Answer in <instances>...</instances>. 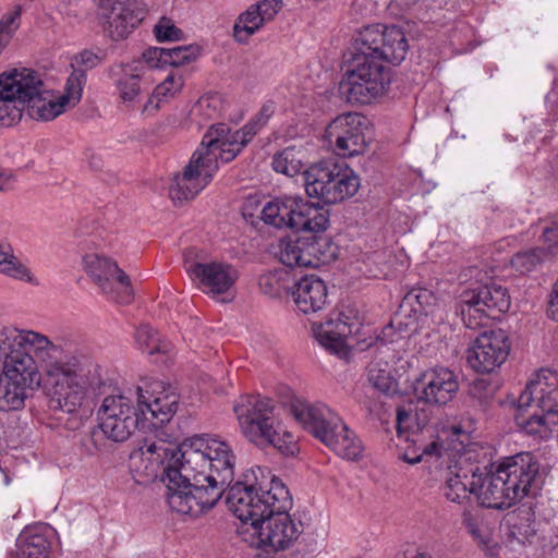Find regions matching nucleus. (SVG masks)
<instances>
[{
	"label": "nucleus",
	"instance_id": "f257e3e1",
	"mask_svg": "<svg viewBox=\"0 0 558 558\" xmlns=\"http://www.w3.org/2000/svg\"><path fill=\"white\" fill-rule=\"evenodd\" d=\"M130 459L146 477L160 476L173 511L193 518L215 507L234 477L235 454L230 445L208 435L179 446L145 440Z\"/></svg>",
	"mask_w": 558,
	"mask_h": 558
},
{
	"label": "nucleus",
	"instance_id": "f03ea898",
	"mask_svg": "<svg viewBox=\"0 0 558 558\" xmlns=\"http://www.w3.org/2000/svg\"><path fill=\"white\" fill-rule=\"evenodd\" d=\"M35 357L45 364V390L51 410L73 413L87 396L105 395L111 387L98 365L63 354L46 336L12 326L0 329V363L7 378L39 385Z\"/></svg>",
	"mask_w": 558,
	"mask_h": 558
},
{
	"label": "nucleus",
	"instance_id": "7ed1b4c3",
	"mask_svg": "<svg viewBox=\"0 0 558 558\" xmlns=\"http://www.w3.org/2000/svg\"><path fill=\"white\" fill-rule=\"evenodd\" d=\"M409 44L403 29L396 25L374 24L363 27L344 54L345 73L340 93L350 104L368 105L384 97L392 72L404 59Z\"/></svg>",
	"mask_w": 558,
	"mask_h": 558
},
{
	"label": "nucleus",
	"instance_id": "20e7f679",
	"mask_svg": "<svg viewBox=\"0 0 558 558\" xmlns=\"http://www.w3.org/2000/svg\"><path fill=\"white\" fill-rule=\"evenodd\" d=\"M179 395L159 379H146L136 389L134 401L122 393L106 396L97 411L98 426L114 442L128 440L136 429L157 428L177 412Z\"/></svg>",
	"mask_w": 558,
	"mask_h": 558
},
{
	"label": "nucleus",
	"instance_id": "39448f33",
	"mask_svg": "<svg viewBox=\"0 0 558 558\" xmlns=\"http://www.w3.org/2000/svg\"><path fill=\"white\" fill-rule=\"evenodd\" d=\"M253 137L247 134L245 125L234 132L223 123L211 125L183 173L173 179L169 187L172 201L183 202L194 198L213 180L219 168L216 146L243 149Z\"/></svg>",
	"mask_w": 558,
	"mask_h": 558
},
{
	"label": "nucleus",
	"instance_id": "423d86ee",
	"mask_svg": "<svg viewBox=\"0 0 558 558\" xmlns=\"http://www.w3.org/2000/svg\"><path fill=\"white\" fill-rule=\"evenodd\" d=\"M515 408V422L526 434L547 438L558 424V372L542 368L530 379L518 399L496 401Z\"/></svg>",
	"mask_w": 558,
	"mask_h": 558
},
{
	"label": "nucleus",
	"instance_id": "0eeeda50",
	"mask_svg": "<svg viewBox=\"0 0 558 558\" xmlns=\"http://www.w3.org/2000/svg\"><path fill=\"white\" fill-rule=\"evenodd\" d=\"M543 484L539 463L527 451L490 462V509L504 510L534 496Z\"/></svg>",
	"mask_w": 558,
	"mask_h": 558
},
{
	"label": "nucleus",
	"instance_id": "6e6552de",
	"mask_svg": "<svg viewBox=\"0 0 558 558\" xmlns=\"http://www.w3.org/2000/svg\"><path fill=\"white\" fill-rule=\"evenodd\" d=\"M275 402L259 395L242 396L233 411L244 437L252 444L265 448H277L286 457H294L299 447L291 433L282 428L275 415Z\"/></svg>",
	"mask_w": 558,
	"mask_h": 558
},
{
	"label": "nucleus",
	"instance_id": "1a4fd4ad",
	"mask_svg": "<svg viewBox=\"0 0 558 558\" xmlns=\"http://www.w3.org/2000/svg\"><path fill=\"white\" fill-rule=\"evenodd\" d=\"M292 413L306 430L341 458L352 461L361 458L363 451L361 441L325 404L296 401L292 404Z\"/></svg>",
	"mask_w": 558,
	"mask_h": 558
},
{
	"label": "nucleus",
	"instance_id": "9d476101",
	"mask_svg": "<svg viewBox=\"0 0 558 558\" xmlns=\"http://www.w3.org/2000/svg\"><path fill=\"white\" fill-rule=\"evenodd\" d=\"M275 484H283L271 476L266 483L260 468L251 469L243 474V480L230 484L226 492V502L234 515L243 523L244 533L250 532L251 523L266 515L272 501Z\"/></svg>",
	"mask_w": 558,
	"mask_h": 558
},
{
	"label": "nucleus",
	"instance_id": "9b49d317",
	"mask_svg": "<svg viewBox=\"0 0 558 558\" xmlns=\"http://www.w3.org/2000/svg\"><path fill=\"white\" fill-rule=\"evenodd\" d=\"M266 515L251 523V545L281 550L289 547L300 535V525L294 523L288 511L292 499L284 484H275V492Z\"/></svg>",
	"mask_w": 558,
	"mask_h": 558
},
{
	"label": "nucleus",
	"instance_id": "f8f14e48",
	"mask_svg": "<svg viewBox=\"0 0 558 558\" xmlns=\"http://www.w3.org/2000/svg\"><path fill=\"white\" fill-rule=\"evenodd\" d=\"M470 472L471 481L469 484L463 483L459 474L447 477L442 486V493L449 501L457 504H460L466 497V492L473 496L477 508L463 512V524L474 542L487 554L488 543L485 534L487 524L482 509L488 508V488H485L488 478V464L476 465Z\"/></svg>",
	"mask_w": 558,
	"mask_h": 558
},
{
	"label": "nucleus",
	"instance_id": "ddd939ff",
	"mask_svg": "<svg viewBox=\"0 0 558 558\" xmlns=\"http://www.w3.org/2000/svg\"><path fill=\"white\" fill-rule=\"evenodd\" d=\"M303 179L306 194L325 204L342 202L353 196L360 187V179L354 171L333 159L311 165L303 172Z\"/></svg>",
	"mask_w": 558,
	"mask_h": 558
},
{
	"label": "nucleus",
	"instance_id": "4468645a",
	"mask_svg": "<svg viewBox=\"0 0 558 558\" xmlns=\"http://www.w3.org/2000/svg\"><path fill=\"white\" fill-rule=\"evenodd\" d=\"M339 248L325 234L292 233L279 243V259L290 268H316L329 264L338 257Z\"/></svg>",
	"mask_w": 558,
	"mask_h": 558
},
{
	"label": "nucleus",
	"instance_id": "2eb2a0df",
	"mask_svg": "<svg viewBox=\"0 0 558 558\" xmlns=\"http://www.w3.org/2000/svg\"><path fill=\"white\" fill-rule=\"evenodd\" d=\"M368 120L365 116L348 112L335 118L325 130V138L342 157L364 154L368 146Z\"/></svg>",
	"mask_w": 558,
	"mask_h": 558
},
{
	"label": "nucleus",
	"instance_id": "dca6fc26",
	"mask_svg": "<svg viewBox=\"0 0 558 558\" xmlns=\"http://www.w3.org/2000/svg\"><path fill=\"white\" fill-rule=\"evenodd\" d=\"M86 271L93 277L108 298L120 304H129L133 300V288L129 276L112 259L88 254L83 258Z\"/></svg>",
	"mask_w": 558,
	"mask_h": 558
},
{
	"label": "nucleus",
	"instance_id": "f3484780",
	"mask_svg": "<svg viewBox=\"0 0 558 558\" xmlns=\"http://www.w3.org/2000/svg\"><path fill=\"white\" fill-rule=\"evenodd\" d=\"M192 253L189 251L184 254V267L190 278L196 281L204 292L220 295L234 287L239 279L235 266L221 260H196L191 256Z\"/></svg>",
	"mask_w": 558,
	"mask_h": 558
},
{
	"label": "nucleus",
	"instance_id": "a211bd4d",
	"mask_svg": "<svg viewBox=\"0 0 558 558\" xmlns=\"http://www.w3.org/2000/svg\"><path fill=\"white\" fill-rule=\"evenodd\" d=\"M98 7L107 20L105 32L112 40L128 37L145 15L142 0H98Z\"/></svg>",
	"mask_w": 558,
	"mask_h": 558
},
{
	"label": "nucleus",
	"instance_id": "6ab92c4d",
	"mask_svg": "<svg viewBox=\"0 0 558 558\" xmlns=\"http://www.w3.org/2000/svg\"><path fill=\"white\" fill-rule=\"evenodd\" d=\"M458 390L456 374L446 367L427 369L413 384L417 400L428 404L445 405L453 399Z\"/></svg>",
	"mask_w": 558,
	"mask_h": 558
},
{
	"label": "nucleus",
	"instance_id": "aec40b11",
	"mask_svg": "<svg viewBox=\"0 0 558 558\" xmlns=\"http://www.w3.org/2000/svg\"><path fill=\"white\" fill-rule=\"evenodd\" d=\"M22 69L0 74V126L9 128L22 119L25 111Z\"/></svg>",
	"mask_w": 558,
	"mask_h": 558
},
{
	"label": "nucleus",
	"instance_id": "412c9836",
	"mask_svg": "<svg viewBox=\"0 0 558 558\" xmlns=\"http://www.w3.org/2000/svg\"><path fill=\"white\" fill-rule=\"evenodd\" d=\"M22 74L24 77L23 88L27 94L25 96V110L32 119L50 121L65 111L66 107L59 98L48 100L43 96L44 83L38 72L23 68Z\"/></svg>",
	"mask_w": 558,
	"mask_h": 558
},
{
	"label": "nucleus",
	"instance_id": "4be33fe9",
	"mask_svg": "<svg viewBox=\"0 0 558 558\" xmlns=\"http://www.w3.org/2000/svg\"><path fill=\"white\" fill-rule=\"evenodd\" d=\"M107 75L113 81L119 98L125 106L133 107L138 102L146 89L145 77L138 61L112 64L107 69Z\"/></svg>",
	"mask_w": 558,
	"mask_h": 558
},
{
	"label": "nucleus",
	"instance_id": "5701e85b",
	"mask_svg": "<svg viewBox=\"0 0 558 558\" xmlns=\"http://www.w3.org/2000/svg\"><path fill=\"white\" fill-rule=\"evenodd\" d=\"M291 294L299 311L304 314L323 310L328 298L326 283L315 275H306L298 280L291 287Z\"/></svg>",
	"mask_w": 558,
	"mask_h": 558
},
{
	"label": "nucleus",
	"instance_id": "b1692460",
	"mask_svg": "<svg viewBox=\"0 0 558 558\" xmlns=\"http://www.w3.org/2000/svg\"><path fill=\"white\" fill-rule=\"evenodd\" d=\"M298 209L288 221L291 230L300 233L324 234L329 226V209L305 202L303 197L296 196Z\"/></svg>",
	"mask_w": 558,
	"mask_h": 558
},
{
	"label": "nucleus",
	"instance_id": "393cba45",
	"mask_svg": "<svg viewBox=\"0 0 558 558\" xmlns=\"http://www.w3.org/2000/svg\"><path fill=\"white\" fill-rule=\"evenodd\" d=\"M501 527L506 530L511 541H517L522 545L532 543V538L536 534L533 504L527 501L508 512L502 519Z\"/></svg>",
	"mask_w": 558,
	"mask_h": 558
},
{
	"label": "nucleus",
	"instance_id": "a878e982",
	"mask_svg": "<svg viewBox=\"0 0 558 558\" xmlns=\"http://www.w3.org/2000/svg\"><path fill=\"white\" fill-rule=\"evenodd\" d=\"M488 301V289L478 291H466L462 299V316L465 327L473 330L488 331V314L486 306Z\"/></svg>",
	"mask_w": 558,
	"mask_h": 558
},
{
	"label": "nucleus",
	"instance_id": "bb28decb",
	"mask_svg": "<svg viewBox=\"0 0 558 558\" xmlns=\"http://www.w3.org/2000/svg\"><path fill=\"white\" fill-rule=\"evenodd\" d=\"M351 332L350 325L341 319L328 320L314 328L316 340L330 353L339 356L348 354L347 337Z\"/></svg>",
	"mask_w": 558,
	"mask_h": 558
},
{
	"label": "nucleus",
	"instance_id": "cd10ccee",
	"mask_svg": "<svg viewBox=\"0 0 558 558\" xmlns=\"http://www.w3.org/2000/svg\"><path fill=\"white\" fill-rule=\"evenodd\" d=\"M298 209L296 196H283L266 203L262 209V220L275 228H290L291 223L288 221Z\"/></svg>",
	"mask_w": 558,
	"mask_h": 558
},
{
	"label": "nucleus",
	"instance_id": "c85d7f7f",
	"mask_svg": "<svg viewBox=\"0 0 558 558\" xmlns=\"http://www.w3.org/2000/svg\"><path fill=\"white\" fill-rule=\"evenodd\" d=\"M16 558H48L50 544L33 529L23 530L16 538Z\"/></svg>",
	"mask_w": 558,
	"mask_h": 558
},
{
	"label": "nucleus",
	"instance_id": "c756f323",
	"mask_svg": "<svg viewBox=\"0 0 558 558\" xmlns=\"http://www.w3.org/2000/svg\"><path fill=\"white\" fill-rule=\"evenodd\" d=\"M39 385H22L19 379H10L4 376L0 380V410L14 411L24 407L27 397L26 390H34Z\"/></svg>",
	"mask_w": 558,
	"mask_h": 558
},
{
	"label": "nucleus",
	"instance_id": "7c9ffc66",
	"mask_svg": "<svg viewBox=\"0 0 558 558\" xmlns=\"http://www.w3.org/2000/svg\"><path fill=\"white\" fill-rule=\"evenodd\" d=\"M465 360L476 375L488 374V331L483 330L470 342L465 350Z\"/></svg>",
	"mask_w": 558,
	"mask_h": 558
},
{
	"label": "nucleus",
	"instance_id": "2f4dec72",
	"mask_svg": "<svg viewBox=\"0 0 558 558\" xmlns=\"http://www.w3.org/2000/svg\"><path fill=\"white\" fill-rule=\"evenodd\" d=\"M258 287L268 298L279 299L291 290L290 275L284 269L268 271L259 276Z\"/></svg>",
	"mask_w": 558,
	"mask_h": 558
},
{
	"label": "nucleus",
	"instance_id": "473e14b6",
	"mask_svg": "<svg viewBox=\"0 0 558 558\" xmlns=\"http://www.w3.org/2000/svg\"><path fill=\"white\" fill-rule=\"evenodd\" d=\"M554 257V252L549 248L534 247L518 252L511 258L512 267L520 274H529L536 270L538 266Z\"/></svg>",
	"mask_w": 558,
	"mask_h": 558
},
{
	"label": "nucleus",
	"instance_id": "72a5a7b5",
	"mask_svg": "<svg viewBox=\"0 0 558 558\" xmlns=\"http://www.w3.org/2000/svg\"><path fill=\"white\" fill-rule=\"evenodd\" d=\"M259 14L254 5H251L238 17L233 26V36L238 43L245 44L265 24Z\"/></svg>",
	"mask_w": 558,
	"mask_h": 558
},
{
	"label": "nucleus",
	"instance_id": "f704fd0d",
	"mask_svg": "<svg viewBox=\"0 0 558 558\" xmlns=\"http://www.w3.org/2000/svg\"><path fill=\"white\" fill-rule=\"evenodd\" d=\"M135 341L143 352L150 355L155 353H167L170 343L161 340L159 333L149 325H141L135 332Z\"/></svg>",
	"mask_w": 558,
	"mask_h": 558
},
{
	"label": "nucleus",
	"instance_id": "c9c22d12",
	"mask_svg": "<svg viewBox=\"0 0 558 558\" xmlns=\"http://www.w3.org/2000/svg\"><path fill=\"white\" fill-rule=\"evenodd\" d=\"M367 380L385 396H395L398 392V383L386 367L379 363H371L367 367Z\"/></svg>",
	"mask_w": 558,
	"mask_h": 558
},
{
	"label": "nucleus",
	"instance_id": "e433bc0d",
	"mask_svg": "<svg viewBox=\"0 0 558 558\" xmlns=\"http://www.w3.org/2000/svg\"><path fill=\"white\" fill-rule=\"evenodd\" d=\"M0 272L14 279L31 281L29 270L14 256L10 244H0Z\"/></svg>",
	"mask_w": 558,
	"mask_h": 558
},
{
	"label": "nucleus",
	"instance_id": "4c0bfd02",
	"mask_svg": "<svg viewBox=\"0 0 558 558\" xmlns=\"http://www.w3.org/2000/svg\"><path fill=\"white\" fill-rule=\"evenodd\" d=\"M490 365L500 367L508 359L511 351V341L508 332L501 328L490 327Z\"/></svg>",
	"mask_w": 558,
	"mask_h": 558
},
{
	"label": "nucleus",
	"instance_id": "58836bf2",
	"mask_svg": "<svg viewBox=\"0 0 558 558\" xmlns=\"http://www.w3.org/2000/svg\"><path fill=\"white\" fill-rule=\"evenodd\" d=\"M86 82L87 75L84 70L73 69L66 80L64 94L59 97L65 107H74L80 102Z\"/></svg>",
	"mask_w": 558,
	"mask_h": 558
},
{
	"label": "nucleus",
	"instance_id": "ea45409f",
	"mask_svg": "<svg viewBox=\"0 0 558 558\" xmlns=\"http://www.w3.org/2000/svg\"><path fill=\"white\" fill-rule=\"evenodd\" d=\"M433 292L424 288H415L409 291L402 301L401 306H409L415 314H428V310L435 304Z\"/></svg>",
	"mask_w": 558,
	"mask_h": 558
},
{
	"label": "nucleus",
	"instance_id": "a19ab883",
	"mask_svg": "<svg viewBox=\"0 0 558 558\" xmlns=\"http://www.w3.org/2000/svg\"><path fill=\"white\" fill-rule=\"evenodd\" d=\"M272 168L276 172L294 177L302 168L301 161L295 157L293 148H286L272 158Z\"/></svg>",
	"mask_w": 558,
	"mask_h": 558
},
{
	"label": "nucleus",
	"instance_id": "79ce46f5",
	"mask_svg": "<svg viewBox=\"0 0 558 558\" xmlns=\"http://www.w3.org/2000/svg\"><path fill=\"white\" fill-rule=\"evenodd\" d=\"M201 53L197 45H183L166 48V64L180 66L194 61Z\"/></svg>",
	"mask_w": 558,
	"mask_h": 558
},
{
	"label": "nucleus",
	"instance_id": "37998d69",
	"mask_svg": "<svg viewBox=\"0 0 558 558\" xmlns=\"http://www.w3.org/2000/svg\"><path fill=\"white\" fill-rule=\"evenodd\" d=\"M446 439L442 440L445 444V451H452L454 456H459L465 448L471 444L470 434L466 433L460 425H452L442 433Z\"/></svg>",
	"mask_w": 558,
	"mask_h": 558
},
{
	"label": "nucleus",
	"instance_id": "c03bdc74",
	"mask_svg": "<svg viewBox=\"0 0 558 558\" xmlns=\"http://www.w3.org/2000/svg\"><path fill=\"white\" fill-rule=\"evenodd\" d=\"M511 305L508 290L501 284L490 281V319H497V316L492 314L497 311L499 314H506Z\"/></svg>",
	"mask_w": 558,
	"mask_h": 558
},
{
	"label": "nucleus",
	"instance_id": "a18cd8bd",
	"mask_svg": "<svg viewBox=\"0 0 558 558\" xmlns=\"http://www.w3.org/2000/svg\"><path fill=\"white\" fill-rule=\"evenodd\" d=\"M183 86V78L180 75L169 74L160 84L154 89V97L158 101L166 100L178 94Z\"/></svg>",
	"mask_w": 558,
	"mask_h": 558
},
{
	"label": "nucleus",
	"instance_id": "49530a36",
	"mask_svg": "<svg viewBox=\"0 0 558 558\" xmlns=\"http://www.w3.org/2000/svg\"><path fill=\"white\" fill-rule=\"evenodd\" d=\"M154 33L159 43L177 41L183 38V32L166 16H162L155 25Z\"/></svg>",
	"mask_w": 558,
	"mask_h": 558
},
{
	"label": "nucleus",
	"instance_id": "de8ad7c7",
	"mask_svg": "<svg viewBox=\"0 0 558 558\" xmlns=\"http://www.w3.org/2000/svg\"><path fill=\"white\" fill-rule=\"evenodd\" d=\"M275 112V105L272 101H268L263 105L257 114H255L246 124L247 134L255 136L258 131L266 125L269 118Z\"/></svg>",
	"mask_w": 558,
	"mask_h": 558
},
{
	"label": "nucleus",
	"instance_id": "09e8293b",
	"mask_svg": "<svg viewBox=\"0 0 558 558\" xmlns=\"http://www.w3.org/2000/svg\"><path fill=\"white\" fill-rule=\"evenodd\" d=\"M469 395L476 400L481 407L486 409L488 405V381L485 376L477 375L469 385Z\"/></svg>",
	"mask_w": 558,
	"mask_h": 558
},
{
	"label": "nucleus",
	"instance_id": "8fccbe9b",
	"mask_svg": "<svg viewBox=\"0 0 558 558\" xmlns=\"http://www.w3.org/2000/svg\"><path fill=\"white\" fill-rule=\"evenodd\" d=\"M264 23H267L277 15L282 8V0H263L254 5Z\"/></svg>",
	"mask_w": 558,
	"mask_h": 558
},
{
	"label": "nucleus",
	"instance_id": "3c124183",
	"mask_svg": "<svg viewBox=\"0 0 558 558\" xmlns=\"http://www.w3.org/2000/svg\"><path fill=\"white\" fill-rule=\"evenodd\" d=\"M74 62L77 65L76 69L84 70L86 74L88 70L96 68L101 62V59L90 50H83L74 57ZM72 68L75 69L74 64H72Z\"/></svg>",
	"mask_w": 558,
	"mask_h": 558
},
{
	"label": "nucleus",
	"instance_id": "603ef678",
	"mask_svg": "<svg viewBox=\"0 0 558 558\" xmlns=\"http://www.w3.org/2000/svg\"><path fill=\"white\" fill-rule=\"evenodd\" d=\"M143 60L150 68H162L166 64V48L150 47L142 54Z\"/></svg>",
	"mask_w": 558,
	"mask_h": 558
},
{
	"label": "nucleus",
	"instance_id": "864d4df0",
	"mask_svg": "<svg viewBox=\"0 0 558 558\" xmlns=\"http://www.w3.org/2000/svg\"><path fill=\"white\" fill-rule=\"evenodd\" d=\"M22 14V7L20 4L14 7V10L10 13H7L0 20V31L9 33V35L14 34V32L19 28V20Z\"/></svg>",
	"mask_w": 558,
	"mask_h": 558
},
{
	"label": "nucleus",
	"instance_id": "5fc2aeb1",
	"mask_svg": "<svg viewBox=\"0 0 558 558\" xmlns=\"http://www.w3.org/2000/svg\"><path fill=\"white\" fill-rule=\"evenodd\" d=\"M543 239L554 255L558 252V218L550 221L543 230Z\"/></svg>",
	"mask_w": 558,
	"mask_h": 558
},
{
	"label": "nucleus",
	"instance_id": "6e6d98bb",
	"mask_svg": "<svg viewBox=\"0 0 558 558\" xmlns=\"http://www.w3.org/2000/svg\"><path fill=\"white\" fill-rule=\"evenodd\" d=\"M547 315L558 322V279L556 280L548 302Z\"/></svg>",
	"mask_w": 558,
	"mask_h": 558
},
{
	"label": "nucleus",
	"instance_id": "4d7b16f0",
	"mask_svg": "<svg viewBox=\"0 0 558 558\" xmlns=\"http://www.w3.org/2000/svg\"><path fill=\"white\" fill-rule=\"evenodd\" d=\"M445 449V444L442 440H436V441H432L430 444L426 445L422 451L420 452V454H422V458L424 456H427V457H441L442 453H444V450Z\"/></svg>",
	"mask_w": 558,
	"mask_h": 558
},
{
	"label": "nucleus",
	"instance_id": "13d9d810",
	"mask_svg": "<svg viewBox=\"0 0 558 558\" xmlns=\"http://www.w3.org/2000/svg\"><path fill=\"white\" fill-rule=\"evenodd\" d=\"M242 149L233 148V147H226V146H216V153L218 155V159H220L222 162H230L232 161L241 151Z\"/></svg>",
	"mask_w": 558,
	"mask_h": 558
},
{
	"label": "nucleus",
	"instance_id": "bf43d9fd",
	"mask_svg": "<svg viewBox=\"0 0 558 558\" xmlns=\"http://www.w3.org/2000/svg\"><path fill=\"white\" fill-rule=\"evenodd\" d=\"M15 175L10 170L0 171V192H8L13 189Z\"/></svg>",
	"mask_w": 558,
	"mask_h": 558
},
{
	"label": "nucleus",
	"instance_id": "052dcab7",
	"mask_svg": "<svg viewBox=\"0 0 558 558\" xmlns=\"http://www.w3.org/2000/svg\"><path fill=\"white\" fill-rule=\"evenodd\" d=\"M478 454H477V445L475 444H470L464 451H462L458 458H459V463H461L462 461H465V462H480L478 459H477Z\"/></svg>",
	"mask_w": 558,
	"mask_h": 558
},
{
	"label": "nucleus",
	"instance_id": "680f3d73",
	"mask_svg": "<svg viewBox=\"0 0 558 558\" xmlns=\"http://www.w3.org/2000/svg\"><path fill=\"white\" fill-rule=\"evenodd\" d=\"M544 553L548 558H558V536L549 541L544 548Z\"/></svg>",
	"mask_w": 558,
	"mask_h": 558
},
{
	"label": "nucleus",
	"instance_id": "e2e57ef3",
	"mask_svg": "<svg viewBox=\"0 0 558 558\" xmlns=\"http://www.w3.org/2000/svg\"><path fill=\"white\" fill-rule=\"evenodd\" d=\"M401 460L411 465H414L422 461V454L417 453L416 451H405L404 453H402Z\"/></svg>",
	"mask_w": 558,
	"mask_h": 558
},
{
	"label": "nucleus",
	"instance_id": "0e129e2a",
	"mask_svg": "<svg viewBox=\"0 0 558 558\" xmlns=\"http://www.w3.org/2000/svg\"><path fill=\"white\" fill-rule=\"evenodd\" d=\"M160 102L161 101L157 100V97H154V93H153L151 96L145 102V105L143 107V112L150 113L153 111H156L159 108Z\"/></svg>",
	"mask_w": 558,
	"mask_h": 558
},
{
	"label": "nucleus",
	"instance_id": "69168bd1",
	"mask_svg": "<svg viewBox=\"0 0 558 558\" xmlns=\"http://www.w3.org/2000/svg\"><path fill=\"white\" fill-rule=\"evenodd\" d=\"M411 417V412L405 408H398L397 410V425L400 427L402 424H405L408 420Z\"/></svg>",
	"mask_w": 558,
	"mask_h": 558
},
{
	"label": "nucleus",
	"instance_id": "338daca9",
	"mask_svg": "<svg viewBox=\"0 0 558 558\" xmlns=\"http://www.w3.org/2000/svg\"><path fill=\"white\" fill-rule=\"evenodd\" d=\"M404 558H433L430 554L426 551L415 550L413 553L404 554Z\"/></svg>",
	"mask_w": 558,
	"mask_h": 558
},
{
	"label": "nucleus",
	"instance_id": "774afa93",
	"mask_svg": "<svg viewBox=\"0 0 558 558\" xmlns=\"http://www.w3.org/2000/svg\"><path fill=\"white\" fill-rule=\"evenodd\" d=\"M414 0H391V4L400 8L401 10H405L413 4Z\"/></svg>",
	"mask_w": 558,
	"mask_h": 558
}]
</instances>
